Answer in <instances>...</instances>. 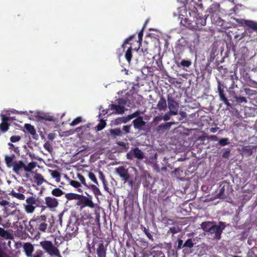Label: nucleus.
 Masks as SVG:
<instances>
[{"label":"nucleus","instance_id":"f257e3e1","mask_svg":"<svg viewBox=\"0 0 257 257\" xmlns=\"http://www.w3.org/2000/svg\"><path fill=\"white\" fill-rule=\"evenodd\" d=\"M189 14L190 17H192L193 19H196L195 24H192L191 21L187 18L182 19L181 21V24L192 30H197L200 29V27L204 26L206 24V19H203L199 16V15L196 13L197 10L195 7L192 8L189 7Z\"/></svg>","mask_w":257,"mask_h":257},{"label":"nucleus","instance_id":"f03ea898","mask_svg":"<svg viewBox=\"0 0 257 257\" xmlns=\"http://www.w3.org/2000/svg\"><path fill=\"white\" fill-rule=\"evenodd\" d=\"M41 246L51 256L53 257H62L59 250L54 246L50 241H43L40 242Z\"/></svg>","mask_w":257,"mask_h":257},{"label":"nucleus","instance_id":"7ed1b4c3","mask_svg":"<svg viewBox=\"0 0 257 257\" xmlns=\"http://www.w3.org/2000/svg\"><path fill=\"white\" fill-rule=\"evenodd\" d=\"M37 199L34 197H29L26 200V203L24 204L25 211L27 213H32L36 207Z\"/></svg>","mask_w":257,"mask_h":257},{"label":"nucleus","instance_id":"20e7f679","mask_svg":"<svg viewBox=\"0 0 257 257\" xmlns=\"http://www.w3.org/2000/svg\"><path fill=\"white\" fill-rule=\"evenodd\" d=\"M233 20L235 21L237 23L241 25L246 26L249 29H250L252 31L257 32V22L253 21L252 20H244L242 19H237L233 18Z\"/></svg>","mask_w":257,"mask_h":257},{"label":"nucleus","instance_id":"39448f33","mask_svg":"<svg viewBox=\"0 0 257 257\" xmlns=\"http://www.w3.org/2000/svg\"><path fill=\"white\" fill-rule=\"evenodd\" d=\"M167 102L169 111L172 112L173 115H177L179 107V103L173 98L170 96L167 98Z\"/></svg>","mask_w":257,"mask_h":257},{"label":"nucleus","instance_id":"423d86ee","mask_svg":"<svg viewBox=\"0 0 257 257\" xmlns=\"http://www.w3.org/2000/svg\"><path fill=\"white\" fill-rule=\"evenodd\" d=\"M116 173L126 182L130 178L128 169L124 166H119L115 169Z\"/></svg>","mask_w":257,"mask_h":257},{"label":"nucleus","instance_id":"0eeeda50","mask_svg":"<svg viewBox=\"0 0 257 257\" xmlns=\"http://www.w3.org/2000/svg\"><path fill=\"white\" fill-rule=\"evenodd\" d=\"M45 203L46 205V207L50 209L56 208L59 204L58 199L52 196L46 197L45 198Z\"/></svg>","mask_w":257,"mask_h":257},{"label":"nucleus","instance_id":"6e6552de","mask_svg":"<svg viewBox=\"0 0 257 257\" xmlns=\"http://www.w3.org/2000/svg\"><path fill=\"white\" fill-rule=\"evenodd\" d=\"M24 189L23 187L19 186L17 190H12L9 194L12 197H15L20 200H24L25 199V195L22 193Z\"/></svg>","mask_w":257,"mask_h":257},{"label":"nucleus","instance_id":"1a4fd4ad","mask_svg":"<svg viewBox=\"0 0 257 257\" xmlns=\"http://www.w3.org/2000/svg\"><path fill=\"white\" fill-rule=\"evenodd\" d=\"M109 110L111 111L110 113L121 114L123 113L124 109L123 106L118 104H112L109 105Z\"/></svg>","mask_w":257,"mask_h":257},{"label":"nucleus","instance_id":"9d476101","mask_svg":"<svg viewBox=\"0 0 257 257\" xmlns=\"http://www.w3.org/2000/svg\"><path fill=\"white\" fill-rule=\"evenodd\" d=\"M78 205H81V207H84L85 206H88L91 208L94 207V204L91 197H83L81 200L78 202Z\"/></svg>","mask_w":257,"mask_h":257},{"label":"nucleus","instance_id":"9b49d317","mask_svg":"<svg viewBox=\"0 0 257 257\" xmlns=\"http://www.w3.org/2000/svg\"><path fill=\"white\" fill-rule=\"evenodd\" d=\"M5 161L7 166L9 168H12L18 162V161H16V157L14 154L6 155L5 157Z\"/></svg>","mask_w":257,"mask_h":257},{"label":"nucleus","instance_id":"f8f14e48","mask_svg":"<svg viewBox=\"0 0 257 257\" xmlns=\"http://www.w3.org/2000/svg\"><path fill=\"white\" fill-rule=\"evenodd\" d=\"M211 234H214V237L217 239L220 238V235L222 232V229L220 226L217 225H213L210 228L208 231Z\"/></svg>","mask_w":257,"mask_h":257},{"label":"nucleus","instance_id":"ddd939ff","mask_svg":"<svg viewBox=\"0 0 257 257\" xmlns=\"http://www.w3.org/2000/svg\"><path fill=\"white\" fill-rule=\"evenodd\" d=\"M12 169L15 173L20 175L23 169L25 170V163L22 161H19L12 168Z\"/></svg>","mask_w":257,"mask_h":257},{"label":"nucleus","instance_id":"4468645a","mask_svg":"<svg viewBox=\"0 0 257 257\" xmlns=\"http://www.w3.org/2000/svg\"><path fill=\"white\" fill-rule=\"evenodd\" d=\"M133 123L136 129L140 130L145 125L146 122L143 120L142 116H139L133 121Z\"/></svg>","mask_w":257,"mask_h":257},{"label":"nucleus","instance_id":"2eb2a0df","mask_svg":"<svg viewBox=\"0 0 257 257\" xmlns=\"http://www.w3.org/2000/svg\"><path fill=\"white\" fill-rule=\"evenodd\" d=\"M34 174L33 179L34 182L37 184L38 186H40L44 182H47L44 178L43 176L38 173L33 172Z\"/></svg>","mask_w":257,"mask_h":257},{"label":"nucleus","instance_id":"dca6fc26","mask_svg":"<svg viewBox=\"0 0 257 257\" xmlns=\"http://www.w3.org/2000/svg\"><path fill=\"white\" fill-rule=\"evenodd\" d=\"M106 248L103 243H99L97 248V254L98 257H105L106 256Z\"/></svg>","mask_w":257,"mask_h":257},{"label":"nucleus","instance_id":"f3484780","mask_svg":"<svg viewBox=\"0 0 257 257\" xmlns=\"http://www.w3.org/2000/svg\"><path fill=\"white\" fill-rule=\"evenodd\" d=\"M157 108L160 110H165L167 108V103L166 99L161 97L157 104Z\"/></svg>","mask_w":257,"mask_h":257},{"label":"nucleus","instance_id":"a211bd4d","mask_svg":"<svg viewBox=\"0 0 257 257\" xmlns=\"http://www.w3.org/2000/svg\"><path fill=\"white\" fill-rule=\"evenodd\" d=\"M134 157L139 160H142L145 158V154L138 148L133 149Z\"/></svg>","mask_w":257,"mask_h":257},{"label":"nucleus","instance_id":"6ab92c4d","mask_svg":"<svg viewBox=\"0 0 257 257\" xmlns=\"http://www.w3.org/2000/svg\"><path fill=\"white\" fill-rule=\"evenodd\" d=\"M24 249L27 256H30L32 255L34 247L31 244L29 243H25L24 245Z\"/></svg>","mask_w":257,"mask_h":257},{"label":"nucleus","instance_id":"aec40b11","mask_svg":"<svg viewBox=\"0 0 257 257\" xmlns=\"http://www.w3.org/2000/svg\"><path fill=\"white\" fill-rule=\"evenodd\" d=\"M37 166V163L35 162H31L28 164H25V171L26 172L32 173V170L34 169Z\"/></svg>","mask_w":257,"mask_h":257},{"label":"nucleus","instance_id":"412c9836","mask_svg":"<svg viewBox=\"0 0 257 257\" xmlns=\"http://www.w3.org/2000/svg\"><path fill=\"white\" fill-rule=\"evenodd\" d=\"M127 122V120L126 116L118 117L112 121V123L113 125H117L121 123H126Z\"/></svg>","mask_w":257,"mask_h":257},{"label":"nucleus","instance_id":"4be33fe9","mask_svg":"<svg viewBox=\"0 0 257 257\" xmlns=\"http://www.w3.org/2000/svg\"><path fill=\"white\" fill-rule=\"evenodd\" d=\"M0 236L6 239H12L13 235L4 228L0 227Z\"/></svg>","mask_w":257,"mask_h":257},{"label":"nucleus","instance_id":"5701e85b","mask_svg":"<svg viewBox=\"0 0 257 257\" xmlns=\"http://www.w3.org/2000/svg\"><path fill=\"white\" fill-rule=\"evenodd\" d=\"M25 128L31 135L34 136L36 135V132L35 130V128L31 124L28 123L25 124Z\"/></svg>","mask_w":257,"mask_h":257},{"label":"nucleus","instance_id":"b1692460","mask_svg":"<svg viewBox=\"0 0 257 257\" xmlns=\"http://www.w3.org/2000/svg\"><path fill=\"white\" fill-rule=\"evenodd\" d=\"M50 172L51 176L56 179V181L57 182H59L60 181V177L61 175L59 172L57 171L50 170Z\"/></svg>","mask_w":257,"mask_h":257},{"label":"nucleus","instance_id":"393cba45","mask_svg":"<svg viewBox=\"0 0 257 257\" xmlns=\"http://www.w3.org/2000/svg\"><path fill=\"white\" fill-rule=\"evenodd\" d=\"M212 226V223L211 222H204L201 224L202 228L205 231H208Z\"/></svg>","mask_w":257,"mask_h":257},{"label":"nucleus","instance_id":"a878e982","mask_svg":"<svg viewBox=\"0 0 257 257\" xmlns=\"http://www.w3.org/2000/svg\"><path fill=\"white\" fill-rule=\"evenodd\" d=\"M255 146L250 147L249 146H245L242 148V151L244 153L246 154L247 156H250L252 154V150L255 148Z\"/></svg>","mask_w":257,"mask_h":257},{"label":"nucleus","instance_id":"bb28decb","mask_svg":"<svg viewBox=\"0 0 257 257\" xmlns=\"http://www.w3.org/2000/svg\"><path fill=\"white\" fill-rule=\"evenodd\" d=\"M132 46H130L128 49H127L125 54V57L126 59V60L130 63L131 61L132 57Z\"/></svg>","mask_w":257,"mask_h":257},{"label":"nucleus","instance_id":"cd10ccee","mask_svg":"<svg viewBox=\"0 0 257 257\" xmlns=\"http://www.w3.org/2000/svg\"><path fill=\"white\" fill-rule=\"evenodd\" d=\"M65 178L68 180L69 184L74 188H78L81 187V184L78 181L71 180L67 176H65Z\"/></svg>","mask_w":257,"mask_h":257},{"label":"nucleus","instance_id":"c85d7f7f","mask_svg":"<svg viewBox=\"0 0 257 257\" xmlns=\"http://www.w3.org/2000/svg\"><path fill=\"white\" fill-rule=\"evenodd\" d=\"M51 193L54 196L60 197L64 194V192L59 188H55L52 190Z\"/></svg>","mask_w":257,"mask_h":257},{"label":"nucleus","instance_id":"c756f323","mask_svg":"<svg viewBox=\"0 0 257 257\" xmlns=\"http://www.w3.org/2000/svg\"><path fill=\"white\" fill-rule=\"evenodd\" d=\"M9 128V124L8 123L4 122L2 121V122L0 124V130L3 132H7Z\"/></svg>","mask_w":257,"mask_h":257},{"label":"nucleus","instance_id":"7c9ffc66","mask_svg":"<svg viewBox=\"0 0 257 257\" xmlns=\"http://www.w3.org/2000/svg\"><path fill=\"white\" fill-rule=\"evenodd\" d=\"M78 195L75 193H70L65 195V197L68 200H74L78 198Z\"/></svg>","mask_w":257,"mask_h":257},{"label":"nucleus","instance_id":"2f4dec72","mask_svg":"<svg viewBox=\"0 0 257 257\" xmlns=\"http://www.w3.org/2000/svg\"><path fill=\"white\" fill-rule=\"evenodd\" d=\"M48 227V224L46 222H41L39 225L38 229L42 232H45Z\"/></svg>","mask_w":257,"mask_h":257},{"label":"nucleus","instance_id":"473e14b6","mask_svg":"<svg viewBox=\"0 0 257 257\" xmlns=\"http://www.w3.org/2000/svg\"><path fill=\"white\" fill-rule=\"evenodd\" d=\"M194 245L192 239H188L184 243L183 247L192 248Z\"/></svg>","mask_w":257,"mask_h":257},{"label":"nucleus","instance_id":"72a5a7b5","mask_svg":"<svg viewBox=\"0 0 257 257\" xmlns=\"http://www.w3.org/2000/svg\"><path fill=\"white\" fill-rule=\"evenodd\" d=\"M110 134L114 136H121V131L120 128H114L110 131Z\"/></svg>","mask_w":257,"mask_h":257},{"label":"nucleus","instance_id":"f704fd0d","mask_svg":"<svg viewBox=\"0 0 257 257\" xmlns=\"http://www.w3.org/2000/svg\"><path fill=\"white\" fill-rule=\"evenodd\" d=\"M91 188L92 190L93 191L94 194L95 195H101V192L98 187H97L95 185H92L91 186Z\"/></svg>","mask_w":257,"mask_h":257},{"label":"nucleus","instance_id":"c9c22d12","mask_svg":"<svg viewBox=\"0 0 257 257\" xmlns=\"http://www.w3.org/2000/svg\"><path fill=\"white\" fill-rule=\"evenodd\" d=\"M82 121V118L80 116L77 117L74 120H73L70 123L71 126H74Z\"/></svg>","mask_w":257,"mask_h":257},{"label":"nucleus","instance_id":"e433bc0d","mask_svg":"<svg viewBox=\"0 0 257 257\" xmlns=\"http://www.w3.org/2000/svg\"><path fill=\"white\" fill-rule=\"evenodd\" d=\"M192 62L190 60H183L181 62V65L184 67H189L191 66Z\"/></svg>","mask_w":257,"mask_h":257},{"label":"nucleus","instance_id":"4c0bfd02","mask_svg":"<svg viewBox=\"0 0 257 257\" xmlns=\"http://www.w3.org/2000/svg\"><path fill=\"white\" fill-rule=\"evenodd\" d=\"M26 155L29 156L31 160H38L37 157L34 153L31 152L29 150H26Z\"/></svg>","mask_w":257,"mask_h":257},{"label":"nucleus","instance_id":"58836bf2","mask_svg":"<svg viewBox=\"0 0 257 257\" xmlns=\"http://www.w3.org/2000/svg\"><path fill=\"white\" fill-rule=\"evenodd\" d=\"M105 122L103 120H101L100 122L97 125V131H99L102 130L105 126Z\"/></svg>","mask_w":257,"mask_h":257},{"label":"nucleus","instance_id":"ea45409f","mask_svg":"<svg viewBox=\"0 0 257 257\" xmlns=\"http://www.w3.org/2000/svg\"><path fill=\"white\" fill-rule=\"evenodd\" d=\"M139 113L138 112H135V113H133L130 115H128L126 116V118L127 120V121H130V120L132 119L133 118L137 117L139 115Z\"/></svg>","mask_w":257,"mask_h":257},{"label":"nucleus","instance_id":"a19ab883","mask_svg":"<svg viewBox=\"0 0 257 257\" xmlns=\"http://www.w3.org/2000/svg\"><path fill=\"white\" fill-rule=\"evenodd\" d=\"M89 178L96 184H98V182L95 175L92 173H89L88 174Z\"/></svg>","mask_w":257,"mask_h":257},{"label":"nucleus","instance_id":"79ce46f5","mask_svg":"<svg viewBox=\"0 0 257 257\" xmlns=\"http://www.w3.org/2000/svg\"><path fill=\"white\" fill-rule=\"evenodd\" d=\"M171 115H173V113L170 111H169L165 114L163 119L165 121H168L170 119Z\"/></svg>","mask_w":257,"mask_h":257},{"label":"nucleus","instance_id":"37998d69","mask_svg":"<svg viewBox=\"0 0 257 257\" xmlns=\"http://www.w3.org/2000/svg\"><path fill=\"white\" fill-rule=\"evenodd\" d=\"M44 148L46 150H47L49 152H51L52 151V147L51 144L48 142L46 143L44 145Z\"/></svg>","mask_w":257,"mask_h":257},{"label":"nucleus","instance_id":"c03bdc74","mask_svg":"<svg viewBox=\"0 0 257 257\" xmlns=\"http://www.w3.org/2000/svg\"><path fill=\"white\" fill-rule=\"evenodd\" d=\"M1 116L2 121L4 122L8 123V122L9 121L11 120V117H10L9 116H7L5 115L4 114H2Z\"/></svg>","mask_w":257,"mask_h":257},{"label":"nucleus","instance_id":"a18cd8bd","mask_svg":"<svg viewBox=\"0 0 257 257\" xmlns=\"http://www.w3.org/2000/svg\"><path fill=\"white\" fill-rule=\"evenodd\" d=\"M47 217L45 215H42L39 216L37 218V221L38 222L41 223V222H45L46 221Z\"/></svg>","mask_w":257,"mask_h":257},{"label":"nucleus","instance_id":"49530a36","mask_svg":"<svg viewBox=\"0 0 257 257\" xmlns=\"http://www.w3.org/2000/svg\"><path fill=\"white\" fill-rule=\"evenodd\" d=\"M117 104L123 106L124 109L125 105L126 104V101L125 99L121 98L117 100Z\"/></svg>","mask_w":257,"mask_h":257},{"label":"nucleus","instance_id":"de8ad7c7","mask_svg":"<svg viewBox=\"0 0 257 257\" xmlns=\"http://www.w3.org/2000/svg\"><path fill=\"white\" fill-rule=\"evenodd\" d=\"M21 139V137L19 136H13L10 138V140L13 143H16L19 141Z\"/></svg>","mask_w":257,"mask_h":257},{"label":"nucleus","instance_id":"09e8293b","mask_svg":"<svg viewBox=\"0 0 257 257\" xmlns=\"http://www.w3.org/2000/svg\"><path fill=\"white\" fill-rule=\"evenodd\" d=\"M78 179L81 181V182L84 185H86L85 179L83 175L78 173L77 175Z\"/></svg>","mask_w":257,"mask_h":257},{"label":"nucleus","instance_id":"8fccbe9b","mask_svg":"<svg viewBox=\"0 0 257 257\" xmlns=\"http://www.w3.org/2000/svg\"><path fill=\"white\" fill-rule=\"evenodd\" d=\"M229 143L227 139H221L219 141V144L221 146H225Z\"/></svg>","mask_w":257,"mask_h":257},{"label":"nucleus","instance_id":"3c124183","mask_svg":"<svg viewBox=\"0 0 257 257\" xmlns=\"http://www.w3.org/2000/svg\"><path fill=\"white\" fill-rule=\"evenodd\" d=\"M126 158L128 159H130V160H133L134 159V152H133V149H132L130 151V152H128V153H127L126 154Z\"/></svg>","mask_w":257,"mask_h":257},{"label":"nucleus","instance_id":"603ef678","mask_svg":"<svg viewBox=\"0 0 257 257\" xmlns=\"http://www.w3.org/2000/svg\"><path fill=\"white\" fill-rule=\"evenodd\" d=\"M10 202L7 201V200L3 199L0 200V205L1 206H6L7 205H9V206H10L11 205H10Z\"/></svg>","mask_w":257,"mask_h":257},{"label":"nucleus","instance_id":"864d4df0","mask_svg":"<svg viewBox=\"0 0 257 257\" xmlns=\"http://www.w3.org/2000/svg\"><path fill=\"white\" fill-rule=\"evenodd\" d=\"M99 177L100 179L102 181L103 184L105 185V182H106V180L105 179L104 176L103 175V173L101 172H99Z\"/></svg>","mask_w":257,"mask_h":257},{"label":"nucleus","instance_id":"5fc2aeb1","mask_svg":"<svg viewBox=\"0 0 257 257\" xmlns=\"http://www.w3.org/2000/svg\"><path fill=\"white\" fill-rule=\"evenodd\" d=\"M236 100L238 101L239 102H246L247 100L245 97H235Z\"/></svg>","mask_w":257,"mask_h":257},{"label":"nucleus","instance_id":"6e6d98bb","mask_svg":"<svg viewBox=\"0 0 257 257\" xmlns=\"http://www.w3.org/2000/svg\"><path fill=\"white\" fill-rule=\"evenodd\" d=\"M133 37H134V36L133 35V36H130L128 38L126 39L125 40V41L124 42L123 44H122V47L123 48H124V46H125L126 44H127V43H128V42L130 41H131V40L133 38Z\"/></svg>","mask_w":257,"mask_h":257},{"label":"nucleus","instance_id":"4d7b16f0","mask_svg":"<svg viewBox=\"0 0 257 257\" xmlns=\"http://www.w3.org/2000/svg\"><path fill=\"white\" fill-rule=\"evenodd\" d=\"M131 125H124L122 127V130L125 132V133H128Z\"/></svg>","mask_w":257,"mask_h":257},{"label":"nucleus","instance_id":"13d9d810","mask_svg":"<svg viewBox=\"0 0 257 257\" xmlns=\"http://www.w3.org/2000/svg\"><path fill=\"white\" fill-rule=\"evenodd\" d=\"M0 257H8V255L3 250L0 249Z\"/></svg>","mask_w":257,"mask_h":257},{"label":"nucleus","instance_id":"bf43d9fd","mask_svg":"<svg viewBox=\"0 0 257 257\" xmlns=\"http://www.w3.org/2000/svg\"><path fill=\"white\" fill-rule=\"evenodd\" d=\"M218 91L219 92V95L221 93H224L223 90L221 89L220 82H219V84L218 85Z\"/></svg>","mask_w":257,"mask_h":257},{"label":"nucleus","instance_id":"052dcab7","mask_svg":"<svg viewBox=\"0 0 257 257\" xmlns=\"http://www.w3.org/2000/svg\"><path fill=\"white\" fill-rule=\"evenodd\" d=\"M143 35V34L142 32H140L139 33L138 37H139V42L140 43H141V42L142 41Z\"/></svg>","mask_w":257,"mask_h":257},{"label":"nucleus","instance_id":"680f3d73","mask_svg":"<svg viewBox=\"0 0 257 257\" xmlns=\"http://www.w3.org/2000/svg\"><path fill=\"white\" fill-rule=\"evenodd\" d=\"M183 241L182 240H179L178 241V248L181 249L182 247H183Z\"/></svg>","mask_w":257,"mask_h":257},{"label":"nucleus","instance_id":"e2e57ef3","mask_svg":"<svg viewBox=\"0 0 257 257\" xmlns=\"http://www.w3.org/2000/svg\"><path fill=\"white\" fill-rule=\"evenodd\" d=\"M109 109L107 110H103L102 112H101L99 114V116L100 117L101 115H105V114L107 113H108V111H109Z\"/></svg>","mask_w":257,"mask_h":257},{"label":"nucleus","instance_id":"0e129e2a","mask_svg":"<svg viewBox=\"0 0 257 257\" xmlns=\"http://www.w3.org/2000/svg\"><path fill=\"white\" fill-rule=\"evenodd\" d=\"M43 253L41 251L37 252V254H35L34 257H41Z\"/></svg>","mask_w":257,"mask_h":257},{"label":"nucleus","instance_id":"69168bd1","mask_svg":"<svg viewBox=\"0 0 257 257\" xmlns=\"http://www.w3.org/2000/svg\"><path fill=\"white\" fill-rule=\"evenodd\" d=\"M162 120V118L159 116L155 117L153 119V121H159Z\"/></svg>","mask_w":257,"mask_h":257},{"label":"nucleus","instance_id":"338daca9","mask_svg":"<svg viewBox=\"0 0 257 257\" xmlns=\"http://www.w3.org/2000/svg\"><path fill=\"white\" fill-rule=\"evenodd\" d=\"M219 97H220V99L221 100H222L226 98L224 93H221V94H219Z\"/></svg>","mask_w":257,"mask_h":257},{"label":"nucleus","instance_id":"774afa93","mask_svg":"<svg viewBox=\"0 0 257 257\" xmlns=\"http://www.w3.org/2000/svg\"><path fill=\"white\" fill-rule=\"evenodd\" d=\"M180 114L183 117H185L186 116V114L184 111H181L180 112Z\"/></svg>","mask_w":257,"mask_h":257}]
</instances>
